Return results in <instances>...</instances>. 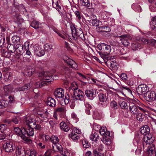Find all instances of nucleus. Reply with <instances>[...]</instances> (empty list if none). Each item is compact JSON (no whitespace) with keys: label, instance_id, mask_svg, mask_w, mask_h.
Returning <instances> with one entry per match:
<instances>
[{"label":"nucleus","instance_id":"obj_1","mask_svg":"<svg viewBox=\"0 0 156 156\" xmlns=\"http://www.w3.org/2000/svg\"><path fill=\"white\" fill-rule=\"evenodd\" d=\"M40 81L36 83V87H41L53 80L52 76L47 72H42L39 74Z\"/></svg>","mask_w":156,"mask_h":156},{"label":"nucleus","instance_id":"obj_2","mask_svg":"<svg viewBox=\"0 0 156 156\" xmlns=\"http://www.w3.org/2000/svg\"><path fill=\"white\" fill-rule=\"evenodd\" d=\"M72 36L73 39L76 40L80 39H83V34L81 28H76L74 27H71Z\"/></svg>","mask_w":156,"mask_h":156},{"label":"nucleus","instance_id":"obj_3","mask_svg":"<svg viewBox=\"0 0 156 156\" xmlns=\"http://www.w3.org/2000/svg\"><path fill=\"white\" fill-rule=\"evenodd\" d=\"M23 120L24 124L28 126V127L34 128L37 129H39L41 128L40 125H36L34 119L31 117L29 116L25 117Z\"/></svg>","mask_w":156,"mask_h":156},{"label":"nucleus","instance_id":"obj_4","mask_svg":"<svg viewBox=\"0 0 156 156\" xmlns=\"http://www.w3.org/2000/svg\"><path fill=\"white\" fill-rule=\"evenodd\" d=\"M23 135H22V139L25 141L29 142V137L34 135V133L33 127H29L28 129H25L23 131Z\"/></svg>","mask_w":156,"mask_h":156},{"label":"nucleus","instance_id":"obj_5","mask_svg":"<svg viewBox=\"0 0 156 156\" xmlns=\"http://www.w3.org/2000/svg\"><path fill=\"white\" fill-rule=\"evenodd\" d=\"M143 97L147 101L151 102L154 101L155 99L156 95L155 92L149 91L144 93Z\"/></svg>","mask_w":156,"mask_h":156},{"label":"nucleus","instance_id":"obj_6","mask_svg":"<svg viewBox=\"0 0 156 156\" xmlns=\"http://www.w3.org/2000/svg\"><path fill=\"white\" fill-rule=\"evenodd\" d=\"M97 47L99 50L102 51L105 53L107 54H110L111 51L110 46L105 43L98 44Z\"/></svg>","mask_w":156,"mask_h":156},{"label":"nucleus","instance_id":"obj_7","mask_svg":"<svg viewBox=\"0 0 156 156\" xmlns=\"http://www.w3.org/2000/svg\"><path fill=\"white\" fill-rule=\"evenodd\" d=\"M33 50L34 54L39 57L43 56L45 54L44 49L40 46L35 45L33 46Z\"/></svg>","mask_w":156,"mask_h":156},{"label":"nucleus","instance_id":"obj_8","mask_svg":"<svg viewBox=\"0 0 156 156\" xmlns=\"http://www.w3.org/2000/svg\"><path fill=\"white\" fill-rule=\"evenodd\" d=\"M3 147L6 152H9L13 151L16 147L15 144L13 143L6 142L3 145Z\"/></svg>","mask_w":156,"mask_h":156},{"label":"nucleus","instance_id":"obj_9","mask_svg":"<svg viewBox=\"0 0 156 156\" xmlns=\"http://www.w3.org/2000/svg\"><path fill=\"white\" fill-rule=\"evenodd\" d=\"M63 58L64 62L70 66L71 68L75 69H77V65L73 60L66 55L64 56Z\"/></svg>","mask_w":156,"mask_h":156},{"label":"nucleus","instance_id":"obj_10","mask_svg":"<svg viewBox=\"0 0 156 156\" xmlns=\"http://www.w3.org/2000/svg\"><path fill=\"white\" fill-rule=\"evenodd\" d=\"M73 97L76 100H83L84 96L83 92L79 89H76L73 92Z\"/></svg>","mask_w":156,"mask_h":156},{"label":"nucleus","instance_id":"obj_11","mask_svg":"<svg viewBox=\"0 0 156 156\" xmlns=\"http://www.w3.org/2000/svg\"><path fill=\"white\" fill-rule=\"evenodd\" d=\"M113 58V56L108 58L107 63L113 69L115 70L117 68L118 64Z\"/></svg>","mask_w":156,"mask_h":156},{"label":"nucleus","instance_id":"obj_12","mask_svg":"<svg viewBox=\"0 0 156 156\" xmlns=\"http://www.w3.org/2000/svg\"><path fill=\"white\" fill-rule=\"evenodd\" d=\"M30 42L26 41L24 43L23 46L17 44L16 47L17 50H18L20 52L23 53L24 52V50L29 49Z\"/></svg>","mask_w":156,"mask_h":156},{"label":"nucleus","instance_id":"obj_13","mask_svg":"<svg viewBox=\"0 0 156 156\" xmlns=\"http://www.w3.org/2000/svg\"><path fill=\"white\" fill-rule=\"evenodd\" d=\"M154 140V137L153 135L151 134H147L144 137V140L145 143L149 145H152V144Z\"/></svg>","mask_w":156,"mask_h":156},{"label":"nucleus","instance_id":"obj_14","mask_svg":"<svg viewBox=\"0 0 156 156\" xmlns=\"http://www.w3.org/2000/svg\"><path fill=\"white\" fill-rule=\"evenodd\" d=\"M54 95L56 98L61 99L63 98L64 96V91L62 88H58L56 89L54 92Z\"/></svg>","mask_w":156,"mask_h":156},{"label":"nucleus","instance_id":"obj_15","mask_svg":"<svg viewBox=\"0 0 156 156\" xmlns=\"http://www.w3.org/2000/svg\"><path fill=\"white\" fill-rule=\"evenodd\" d=\"M85 93L87 97L90 100H93L96 96V91L94 89L87 90Z\"/></svg>","mask_w":156,"mask_h":156},{"label":"nucleus","instance_id":"obj_16","mask_svg":"<svg viewBox=\"0 0 156 156\" xmlns=\"http://www.w3.org/2000/svg\"><path fill=\"white\" fill-rule=\"evenodd\" d=\"M130 39L129 36L128 35H124L120 36V40L123 45L125 46H127L129 45V40Z\"/></svg>","mask_w":156,"mask_h":156},{"label":"nucleus","instance_id":"obj_17","mask_svg":"<svg viewBox=\"0 0 156 156\" xmlns=\"http://www.w3.org/2000/svg\"><path fill=\"white\" fill-rule=\"evenodd\" d=\"M129 109L132 114L135 115L138 112V106H137L134 104L130 103Z\"/></svg>","mask_w":156,"mask_h":156},{"label":"nucleus","instance_id":"obj_18","mask_svg":"<svg viewBox=\"0 0 156 156\" xmlns=\"http://www.w3.org/2000/svg\"><path fill=\"white\" fill-rule=\"evenodd\" d=\"M147 87L146 85L142 84L138 86L136 89V91L138 94H141L143 92H146L147 90Z\"/></svg>","mask_w":156,"mask_h":156},{"label":"nucleus","instance_id":"obj_19","mask_svg":"<svg viewBox=\"0 0 156 156\" xmlns=\"http://www.w3.org/2000/svg\"><path fill=\"white\" fill-rule=\"evenodd\" d=\"M16 153L17 156H24L26 154V151H24L23 148L19 146L16 148Z\"/></svg>","mask_w":156,"mask_h":156},{"label":"nucleus","instance_id":"obj_20","mask_svg":"<svg viewBox=\"0 0 156 156\" xmlns=\"http://www.w3.org/2000/svg\"><path fill=\"white\" fill-rule=\"evenodd\" d=\"M99 99L101 104H104L106 102L107 97L105 94L101 93L98 94Z\"/></svg>","mask_w":156,"mask_h":156},{"label":"nucleus","instance_id":"obj_21","mask_svg":"<svg viewBox=\"0 0 156 156\" xmlns=\"http://www.w3.org/2000/svg\"><path fill=\"white\" fill-rule=\"evenodd\" d=\"M60 127L61 130L65 131H68L70 129L69 124L64 122H62L60 123Z\"/></svg>","mask_w":156,"mask_h":156},{"label":"nucleus","instance_id":"obj_22","mask_svg":"<svg viewBox=\"0 0 156 156\" xmlns=\"http://www.w3.org/2000/svg\"><path fill=\"white\" fill-rule=\"evenodd\" d=\"M140 132L144 136L149 134L150 129L147 126H145L142 127L140 129Z\"/></svg>","mask_w":156,"mask_h":156},{"label":"nucleus","instance_id":"obj_23","mask_svg":"<svg viewBox=\"0 0 156 156\" xmlns=\"http://www.w3.org/2000/svg\"><path fill=\"white\" fill-rule=\"evenodd\" d=\"M15 133L18 136H20L22 138V135H23V131H25V129H20L19 127H15L14 129Z\"/></svg>","mask_w":156,"mask_h":156},{"label":"nucleus","instance_id":"obj_24","mask_svg":"<svg viewBox=\"0 0 156 156\" xmlns=\"http://www.w3.org/2000/svg\"><path fill=\"white\" fill-rule=\"evenodd\" d=\"M46 104L48 106L54 107L55 105L56 102L55 100L51 97L48 98L46 101Z\"/></svg>","mask_w":156,"mask_h":156},{"label":"nucleus","instance_id":"obj_25","mask_svg":"<svg viewBox=\"0 0 156 156\" xmlns=\"http://www.w3.org/2000/svg\"><path fill=\"white\" fill-rule=\"evenodd\" d=\"M99 136L97 132L93 131L90 136V139L92 141L96 142L99 139Z\"/></svg>","mask_w":156,"mask_h":156},{"label":"nucleus","instance_id":"obj_26","mask_svg":"<svg viewBox=\"0 0 156 156\" xmlns=\"http://www.w3.org/2000/svg\"><path fill=\"white\" fill-rule=\"evenodd\" d=\"M100 134L102 135H106L108 136H110V133L109 131H107L106 128L105 126H103L101 128L99 131Z\"/></svg>","mask_w":156,"mask_h":156},{"label":"nucleus","instance_id":"obj_27","mask_svg":"<svg viewBox=\"0 0 156 156\" xmlns=\"http://www.w3.org/2000/svg\"><path fill=\"white\" fill-rule=\"evenodd\" d=\"M31 26L35 29H37L42 27L41 23L36 20H34L31 24Z\"/></svg>","mask_w":156,"mask_h":156},{"label":"nucleus","instance_id":"obj_28","mask_svg":"<svg viewBox=\"0 0 156 156\" xmlns=\"http://www.w3.org/2000/svg\"><path fill=\"white\" fill-rule=\"evenodd\" d=\"M54 31L56 33L59 37L65 40L67 39L68 37L62 32L59 31L56 29H53Z\"/></svg>","mask_w":156,"mask_h":156},{"label":"nucleus","instance_id":"obj_29","mask_svg":"<svg viewBox=\"0 0 156 156\" xmlns=\"http://www.w3.org/2000/svg\"><path fill=\"white\" fill-rule=\"evenodd\" d=\"M37 152L34 149L27 150L26 151L25 156H36Z\"/></svg>","mask_w":156,"mask_h":156},{"label":"nucleus","instance_id":"obj_30","mask_svg":"<svg viewBox=\"0 0 156 156\" xmlns=\"http://www.w3.org/2000/svg\"><path fill=\"white\" fill-rule=\"evenodd\" d=\"M56 151L54 150L51 149H48L45 152L44 156H54Z\"/></svg>","mask_w":156,"mask_h":156},{"label":"nucleus","instance_id":"obj_31","mask_svg":"<svg viewBox=\"0 0 156 156\" xmlns=\"http://www.w3.org/2000/svg\"><path fill=\"white\" fill-rule=\"evenodd\" d=\"M55 110L58 113H60L63 115H64L66 113V108L64 106L58 107Z\"/></svg>","mask_w":156,"mask_h":156},{"label":"nucleus","instance_id":"obj_32","mask_svg":"<svg viewBox=\"0 0 156 156\" xmlns=\"http://www.w3.org/2000/svg\"><path fill=\"white\" fill-rule=\"evenodd\" d=\"M151 28L154 30H156V16L153 17L150 23Z\"/></svg>","mask_w":156,"mask_h":156},{"label":"nucleus","instance_id":"obj_33","mask_svg":"<svg viewBox=\"0 0 156 156\" xmlns=\"http://www.w3.org/2000/svg\"><path fill=\"white\" fill-rule=\"evenodd\" d=\"M155 149V147L153 144L149 145L147 146V152L149 155H152L153 150Z\"/></svg>","mask_w":156,"mask_h":156},{"label":"nucleus","instance_id":"obj_34","mask_svg":"<svg viewBox=\"0 0 156 156\" xmlns=\"http://www.w3.org/2000/svg\"><path fill=\"white\" fill-rule=\"evenodd\" d=\"M85 105L86 107V113L88 115H90V110L92 108V106L90 105L87 102L85 103Z\"/></svg>","mask_w":156,"mask_h":156},{"label":"nucleus","instance_id":"obj_35","mask_svg":"<svg viewBox=\"0 0 156 156\" xmlns=\"http://www.w3.org/2000/svg\"><path fill=\"white\" fill-rule=\"evenodd\" d=\"M93 154L95 156H105V154L102 152H98L97 149L95 147H93Z\"/></svg>","mask_w":156,"mask_h":156},{"label":"nucleus","instance_id":"obj_36","mask_svg":"<svg viewBox=\"0 0 156 156\" xmlns=\"http://www.w3.org/2000/svg\"><path fill=\"white\" fill-rule=\"evenodd\" d=\"M69 137L73 140H77L79 138V136L73 132L71 133L69 135Z\"/></svg>","mask_w":156,"mask_h":156},{"label":"nucleus","instance_id":"obj_37","mask_svg":"<svg viewBox=\"0 0 156 156\" xmlns=\"http://www.w3.org/2000/svg\"><path fill=\"white\" fill-rule=\"evenodd\" d=\"M52 147L54 151L56 152L57 150L59 151L60 152L62 150V147L58 143L54 145H52Z\"/></svg>","mask_w":156,"mask_h":156},{"label":"nucleus","instance_id":"obj_38","mask_svg":"<svg viewBox=\"0 0 156 156\" xmlns=\"http://www.w3.org/2000/svg\"><path fill=\"white\" fill-rule=\"evenodd\" d=\"M78 86L76 83L75 82H73L71 83L69 89L71 92H73L76 89H78Z\"/></svg>","mask_w":156,"mask_h":156},{"label":"nucleus","instance_id":"obj_39","mask_svg":"<svg viewBox=\"0 0 156 156\" xmlns=\"http://www.w3.org/2000/svg\"><path fill=\"white\" fill-rule=\"evenodd\" d=\"M20 38L17 36H14L12 38V42L15 44H19L20 42Z\"/></svg>","mask_w":156,"mask_h":156},{"label":"nucleus","instance_id":"obj_40","mask_svg":"<svg viewBox=\"0 0 156 156\" xmlns=\"http://www.w3.org/2000/svg\"><path fill=\"white\" fill-rule=\"evenodd\" d=\"M51 142L53 143L52 145H54L58 143L59 139L57 136H52L50 138Z\"/></svg>","mask_w":156,"mask_h":156},{"label":"nucleus","instance_id":"obj_41","mask_svg":"<svg viewBox=\"0 0 156 156\" xmlns=\"http://www.w3.org/2000/svg\"><path fill=\"white\" fill-rule=\"evenodd\" d=\"M60 153L64 156H70V150L67 149H62Z\"/></svg>","mask_w":156,"mask_h":156},{"label":"nucleus","instance_id":"obj_42","mask_svg":"<svg viewBox=\"0 0 156 156\" xmlns=\"http://www.w3.org/2000/svg\"><path fill=\"white\" fill-rule=\"evenodd\" d=\"M80 3L83 6L88 7L90 6V3L88 0H80Z\"/></svg>","mask_w":156,"mask_h":156},{"label":"nucleus","instance_id":"obj_43","mask_svg":"<svg viewBox=\"0 0 156 156\" xmlns=\"http://www.w3.org/2000/svg\"><path fill=\"white\" fill-rule=\"evenodd\" d=\"M102 142L107 145H109L111 144L110 139L107 137H103L101 139Z\"/></svg>","mask_w":156,"mask_h":156},{"label":"nucleus","instance_id":"obj_44","mask_svg":"<svg viewBox=\"0 0 156 156\" xmlns=\"http://www.w3.org/2000/svg\"><path fill=\"white\" fill-rule=\"evenodd\" d=\"M30 87V85L27 84L23 87H19L16 89V91H24L27 90Z\"/></svg>","mask_w":156,"mask_h":156},{"label":"nucleus","instance_id":"obj_45","mask_svg":"<svg viewBox=\"0 0 156 156\" xmlns=\"http://www.w3.org/2000/svg\"><path fill=\"white\" fill-rule=\"evenodd\" d=\"M5 92L7 94L11 93L12 92V89L9 86L7 85L5 86L4 87Z\"/></svg>","mask_w":156,"mask_h":156},{"label":"nucleus","instance_id":"obj_46","mask_svg":"<svg viewBox=\"0 0 156 156\" xmlns=\"http://www.w3.org/2000/svg\"><path fill=\"white\" fill-rule=\"evenodd\" d=\"M140 45L138 43L136 42H134L131 45V48L133 50H136L139 47Z\"/></svg>","mask_w":156,"mask_h":156},{"label":"nucleus","instance_id":"obj_47","mask_svg":"<svg viewBox=\"0 0 156 156\" xmlns=\"http://www.w3.org/2000/svg\"><path fill=\"white\" fill-rule=\"evenodd\" d=\"M110 105L111 107L114 109H117L118 107L117 103L114 101L111 102Z\"/></svg>","mask_w":156,"mask_h":156},{"label":"nucleus","instance_id":"obj_48","mask_svg":"<svg viewBox=\"0 0 156 156\" xmlns=\"http://www.w3.org/2000/svg\"><path fill=\"white\" fill-rule=\"evenodd\" d=\"M76 101V100L75 99H70L69 104L71 108L73 109L74 108L76 105L75 102Z\"/></svg>","mask_w":156,"mask_h":156},{"label":"nucleus","instance_id":"obj_49","mask_svg":"<svg viewBox=\"0 0 156 156\" xmlns=\"http://www.w3.org/2000/svg\"><path fill=\"white\" fill-rule=\"evenodd\" d=\"M8 99V101H6L7 102V104L8 103L9 104H11L16 103V101L15 100L14 97L10 96H9Z\"/></svg>","mask_w":156,"mask_h":156},{"label":"nucleus","instance_id":"obj_50","mask_svg":"<svg viewBox=\"0 0 156 156\" xmlns=\"http://www.w3.org/2000/svg\"><path fill=\"white\" fill-rule=\"evenodd\" d=\"M144 115L141 113H139L136 116L137 120L139 121L142 122L144 119Z\"/></svg>","mask_w":156,"mask_h":156},{"label":"nucleus","instance_id":"obj_51","mask_svg":"<svg viewBox=\"0 0 156 156\" xmlns=\"http://www.w3.org/2000/svg\"><path fill=\"white\" fill-rule=\"evenodd\" d=\"M7 102L6 101L3 100L0 101V108H2L7 107Z\"/></svg>","mask_w":156,"mask_h":156},{"label":"nucleus","instance_id":"obj_52","mask_svg":"<svg viewBox=\"0 0 156 156\" xmlns=\"http://www.w3.org/2000/svg\"><path fill=\"white\" fill-rule=\"evenodd\" d=\"M120 107L122 109H126L127 108V105L126 103L124 101H122L119 103Z\"/></svg>","mask_w":156,"mask_h":156},{"label":"nucleus","instance_id":"obj_53","mask_svg":"<svg viewBox=\"0 0 156 156\" xmlns=\"http://www.w3.org/2000/svg\"><path fill=\"white\" fill-rule=\"evenodd\" d=\"M101 128V126L98 124H97L96 123H94L93 125V129L95 130L97 133L98 132V131H99Z\"/></svg>","mask_w":156,"mask_h":156},{"label":"nucleus","instance_id":"obj_54","mask_svg":"<svg viewBox=\"0 0 156 156\" xmlns=\"http://www.w3.org/2000/svg\"><path fill=\"white\" fill-rule=\"evenodd\" d=\"M44 49L48 51H49L52 49V46L48 44H46L44 47Z\"/></svg>","mask_w":156,"mask_h":156},{"label":"nucleus","instance_id":"obj_55","mask_svg":"<svg viewBox=\"0 0 156 156\" xmlns=\"http://www.w3.org/2000/svg\"><path fill=\"white\" fill-rule=\"evenodd\" d=\"M37 147L39 149H44L45 148V145L42 143H39L37 144Z\"/></svg>","mask_w":156,"mask_h":156},{"label":"nucleus","instance_id":"obj_56","mask_svg":"<svg viewBox=\"0 0 156 156\" xmlns=\"http://www.w3.org/2000/svg\"><path fill=\"white\" fill-rule=\"evenodd\" d=\"M120 78L123 81L126 80L128 79L127 75L125 73H122L120 76Z\"/></svg>","mask_w":156,"mask_h":156},{"label":"nucleus","instance_id":"obj_57","mask_svg":"<svg viewBox=\"0 0 156 156\" xmlns=\"http://www.w3.org/2000/svg\"><path fill=\"white\" fill-rule=\"evenodd\" d=\"M11 78L10 73L9 72L7 73L5 75V80H10Z\"/></svg>","mask_w":156,"mask_h":156},{"label":"nucleus","instance_id":"obj_58","mask_svg":"<svg viewBox=\"0 0 156 156\" xmlns=\"http://www.w3.org/2000/svg\"><path fill=\"white\" fill-rule=\"evenodd\" d=\"M99 21L96 19H93L92 21V23L95 26H97L99 25Z\"/></svg>","mask_w":156,"mask_h":156},{"label":"nucleus","instance_id":"obj_59","mask_svg":"<svg viewBox=\"0 0 156 156\" xmlns=\"http://www.w3.org/2000/svg\"><path fill=\"white\" fill-rule=\"evenodd\" d=\"M6 128V124H0V132H3Z\"/></svg>","mask_w":156,"mask_h":156},{"label":"nucleus","instance_id":"obj_60","mask_svg":"<svg viewBox=\"0 0 156 156\" xmlns=\"http://www.w3.org/2000/svg\"><path fill=\"white\" fill-rule=\"evenodd\" d=\"M74 13L76 16V18L79 20L81 19V16L80 12L77 10L74 12Z\"/></svg>","mask_w":156,"mask_h":156},{"label":"nucleus","instance_id":"obj_61","mask_svg":"<svg viewBox=\"0 0 156 156\" xmlns=\"http://www.w3.org/2000/svg\"><path fill=\"white\" fill-rule=\"evenodd\" d=\"M48 113L46 111V112L43 114H40V115L42 117L44 120H46L48 118Z\"/></svg>","mask_w":156,"mask_h":156},{"label":"nucleus","instance_id":"obj_62","mask_svg":"<svg viewBox=\"0 0 156 156\" xmlns=\"http://www.w3.org/2000/svg\"><path fill=\"white\" fill-rule=\"evenodd\" d=\"M139 41L142 44H147L148 42L147 40L143 38H140L139 40Z\"/></svg>","mask_w":156,"mask_h":156},{"label":"nucleus","instance_id":"obj_63","mask_svg":"<svg viewBox=\"0 0 156 156\" xmlns=\"http://www.w3.org/2000/svg\"><path fill=\"white\" fill-rule=\"evenodd\" d=\"M104 147L102 144H100L98 147L97 150L98 152H102Z\"/></svg>","mask_w":156,"mask_h":156},{"label":"nucleus","instance_id":"obj_64","mask_svg":"<svg viewBox=\"0 0 156 156\" xmlns=\"http://www.w3.org/2000/svg\"><path fill=\"white\" fill-rule=\"evenodd\" d=\"M19 120V117H14L12 119V121L15 124H17L18 123V121Z\"/></svg>","mask_w":156,"mask_h":156}]
</instances>
